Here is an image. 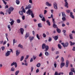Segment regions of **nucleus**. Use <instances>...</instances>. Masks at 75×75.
<instances>
[{
	"label": "nucleus",
	"instance_id": "1",
	"mask_svg": "<svg viewBox=\"0 0 75 75\" xmlns=\"http://www.w3.org/2000/svg\"><path fill=\"white\" fill-rule=\"evenodd\" d=\"M26 14H28V15H31V16H32V18H34V15L33 12V11L30 10H28L27 11V12H26Z\"/></svg>",
	"mask_w": 75,
	"mask_h": 75
},
{
	"label": "nucleus",
	"instance_id": "2",
	"mask_svg": "<svg viewBox=\"0 0 75 75\" xmlns=\"http://www.w3.org/2000/svg\"><path fill=\"white\" fill-rule=\"evenodd\" d=\"M62 45L63 46L64 48L65 47H67L69 45V43L68 42H66L65 43L62 42L61 43Z\"/></svg>",
	"mask_w": 75,
	"mask_h": 75
},
{
	"label": "nucleus",
	"instance_id": "3",
	"mask_svg": "<svg viewBox=\"0 0 75 75\" xmlns=\"http://www.w3.org/2000/svg\"><path fill=\"white\" fill-rule=\"evenodd\" d=\"M9 50L10 51H7V52L5 54V56L6 57H8V56H9L10 55V53H11V52H13V50L12 49H10Z\"/></svg>",
	"mask_w": 75,
	"mask_h": 75
},
{
	"label": "nucleus",
	"instance_id": "4",
	"mask_svg": "<svg viewBox=\"0 0 75 75\" xmlns=\"http://www.w3.org/2000/svg\"><path fill=\"white\" fill-rule=\"evenodd\" d=\"M53 27L54 28H55L57 27V25L55 24V21L54 19H53Z\"/></svg>",
	"mask_w": 75,
	"mask_h": 75
},
{
	"label": "nucleus",
	"instance_id": "5",
	"mask_svg": "<svg viewBox=\"0 0 75 75\" xmlns=\"http://www.w3.org/2000/svg\"><path fill=\"white\" fill-rule=\"evenodd\" d=\"M54 7L55 9L57 10L58 7H57V4L56 2H54L53 3Z\"/></svg>",
	"mask_w": 75,
	"mask_h": 75
},
{
	"label": "nucleus",
	"instance_id": "6",
	"mask_svg": "<svg viewBox=\"0 0 75 75\" xmlns=\"http://www.w3.org/2000/svg\"><path fill=\"white\" fill-rule=\"evenodd\" d=\"M13 65H14L15 66V68H16L17 67V63L16 62H13L11 64V66H13Z\"/></svg>",
	"mask_w": 75,
	"mask_h": 75
},
{
	"label": "nucleus",
	"instance_id": "7",
	"mask_svg": "<svg viewBox=\"0 0 75 75\" xmlns=\"http://www.w3.org/2000/svg\"><path fill=\"white\" fill-rule=\"evenodd\" d=\"M64 1L65 2V4H64L65 7H66L67 8H68V3L67 0H64Z\"/></svg>",
	"mask_w": 75,
	"mask_h": 75
},
{
	"label": "nucleus",
	"instance_id": "8",
	"mask_svg": "<svg viewBox=\"0 0 75 75\" xmlns=\"http://www.w3.org/2000/svg\"><path fill=\"white\" fill-rule=\"evenodd\" d=\"M31 7V5L29 4L25 8V10H27V9L28 10H30L29 9H30Z\"/></svg>",
	"mask_w": 75,
	"mask_h": 75
},
{
	"label": "nucleus",
	"instance_id": "9",
	"mask_svg": "<svg viewBox=\"0 0 75 75\" xmlns=\"http://www.w3.org/2000/svg\"><path fill=\"white\" fill-rule=\"evenodd\" d=\"M65 66V63L62 62L60 64V68H62L63 67H64Z\"/></svg>",
	"mask_w": 75,
	"mask_h": 75
},
{
	"label": "nucleus",
	"instance_id": "10",
	"mask_svg": "<svg viewBox=\"0 0 75 75\" xmlns=\"http://www.w3.org/2000/svg\"><path fill=\"white\" fill-rule=\"evenodd\" d=\"M29 36H30V34H29V33L28 32L26 33L25 37V39H27V37H28Z\"/></svg>",
	"mask_w": 75,
	"mask_h": 75
},
{
	"label": "nucleus",
	"instance_id": "11",
	"mask_svg": "<svg viewBox=\"0 0 75 75\" xmlns=\"http://www.w3.org/2000/svg\"><path fill=\"white\" fill-rule=\"evenodd\" d=\"M34 37H32V36H30L29 37V39L30 40V42H31L34 39Z\"/></svg>",
	"mask_w": 75,
	"mask_h": 75
},
{
	"label": "nucleus",
	"instance_id": "12",
	"mask_svg": "<svg viewBox=\"0 0 75 75\" xmlns=\"http://www.w3.org/2000/svg\"><path fill=\"white\" fill-rule=\"evenodd\" d=\"M20 31L21 34H23V33H24V29L23 28H21L20 29Z\"/></svg>",
	"mask_w": 75,
	"mask_h": 75
},
{
	"label": "nucleus",
	"instance_id": "13",
	"mask_svg": "<svg viewBox=\"0 0 75 75\" xmlns=\"http://www.w3.org/2000/svg\"><path fill=\"white\" fill-rule=\"evenodd\" d=\"M45 51L46 52V51H48L49 49V47L48 45H46L45 47Z\"/></svg>",
	"mask_w": 75,
	"mask_h": 75
},
{
	"label": "nucleus",
	"instance_id": "14",
	"mask_svg": "<svg viewBox=\"0 0 75 75\" xmlns=\"http://www.w3.org/2000/svg\"><path fill=\"white\" fill-rule=\"evenodd\" d=\"M46 6H49V7H51V6H52V5L51 4L49 3V2H47L46 3Z\"/></svg>",
	"mask_w": 75,
	"mask_h": 75
},
{
	"label": "nucleus",
	"instance_id": "15",
	"mask_svg": "<svg viewBox=\"0 0 75 75\" xmlns=\"http://www.w3.org/2000/svg\"><path fill=\"white\" fill-rule=\"evenodd\" d=\"M70 17L72 18H74V16L73 15V13L72 12H70Z\"/></svg>",
	"mask_w": 75,
	"mask_h": 75
},
{
	"label": "nucleus",
	"instance_id": "16",
	"mask_svg": "<svg viewBox=\"0 0 75 75\" xmlns=\"http://www.w3.org/2000/svg\"><path fill=\"white\" fill-rule=\"evenodd\" d=\"M16 56L17 57L20 54V52H19V50H18L16 51Z\"/></svg>",
	"mask_w": 75,
	"mask_h": 75
},
{
	"label": "nucleus",
	"instance_id": "17",
	"mask_svg": "<svg viewBox=\"0 0 75 75\" xmlns=\"http://www.w3.org/2000/svg\"><path fill=\"white\" fill-rule=\"evenodd\" d=\"M46 45H45V44L43 43L42 45V49L43 50H44V49H45V47H46Z\"/></svg>",
	"mask_w": 75,
	"mask_h": 75
},
{
	"label": "nucleus",
	"instance_id": "18",
	"mask_svg": "<svg viewBox=\"0 0 75 75\" xmlns=\"http://www.w3.org/2000/svg\"><path fill=\"white\" fill-rule=\"evenodd\" d=\"M13 10L14 8L11 7H10L9 9V11H13Z\"/></svg>",
	"mask_w": 75,
	"mask_h": 75
},
{
	"label": "nucleus",
	"instance_id": "19",
	"mask_svg": "<svg viewBox=\"0 0 75 75\" xmlns=\"http://www.w3.org/2000/svg\"><path fill=\"white\" fill-rule=\"evenodd\" d=\"M11 26L10 25H8V28L9 30V31H11Z\"/></svg>",
	"mask_w": 75,
	"mask_h": 75
},
{
	"label": "nucleus",
	"instance_id": "20",
	"mask_svg": "<svg viewBox=\"0 0 75 75\" xmlns=\"http://www.w3.org/2000/svg\"><path fill=\"white\" fill-rule=\"evenodd\" d=\"M57 31L58 33H61V30H60V29L57 28Z\"/></svg>",
	"mask_w": 75,
	"mask_h": 75
},
{
	"label": "nucleus",
	"instance_id": "21",
	"mask_svg": "<svg viewBox=\"0 0 75 75\" xmlns=\"http://www.w3.org/2000/svg\"><path fill=\"white\" fill-rule=\"evenodd\" d=\"M38 26L39 28H41V27H42V24L41 23L38 24Z\"/></svg>",
	"mask_w": 75,
	"mask_h": 75
},
{
	"label": "nucleus",
	"instance_id": "22",
	"mask_svg": "<svg viewBox=\"0 0 75 75\" xmlns=\"http://www.w3.org/2000/svg\"><path fill=\"white\" fill-rule=\"evenodd\" d=\"M68 65H69V62L67 60L66 64V67H68Z\"/></svg>",
	"mask_w": 75,
	"mask_h": 75
},
{
	"label": "nucleus",
	"instance_id": "23",
	"mask_svg": "<svg viewBox=\"0 0 75 75\" xmlns=\"http://www.w3.org/2000/svg\"><path fill=\"white\" fill-rule=\"evenodd\" d=\"M61 72L58 73V72H57V71H55L54 75H61Z\"/></svg>",
	"mask_w": 75,
	"mask_h": 75
},
{
	"label": "nucleus",
	"instance_id": "24",
	"mask_svg": "<svg viewBox=\"0 0 75 75\" xmlns=\"http://www.w3.org/2000/svg\"><path fill=\"white\" fill-rule=\"evenodd\" d=\"M46 22L47 23L48 25L50 26V25H51V23H50V21H49V20H48L46 21Z\"/></svg>",
	"mask_w": 75,
	"mask_h": 75
},
{
	"label": "nucleus",
	"instance_id": "25",
	"mask_svg": "<svg viewBox=\"0 0 75 75\" xmlns=\"http://www.w3.org/2000/svg\"><path fill=\"white\" fill-rule=\"evenodd\" d=\"M19 14L21 16H23V11H19Z\"/></svg>",
	"mask_w": 75,
	"mask_h": 75
},
{
	"label": "nucleus",
	"instance_id": "26",
	"mask_svg": "<svg viewBox=\"0 0 75 75\" xmlns=\"http://www.w3.org/2000/svg\"><path fill=\"white\" fill-rule=\"evenodd\" d=\"M72 34L70 33L69 37H70V39H71V40H72V39H73V37H72Z\"/></svg>",
	"mask_w": 75,
	"mask_h": 75
},
{
	"label": "nucleus",
	"instance_id": "27",
	"mask_svg": "<svg viewBox=\"0 0 75 75\" xmlns=\"http://www.w3.org/2000/svg\"><path fill=\"white\" fill-rule=\"evenodd\" d=\"M14 20H12L11 22H10L9 23L11 24V25H13L14 24Z\"/></svg>",
	"mask_w": 75,
	"mask_h": 75
},
{
	"label": "nucleus",
	"instance_id": "28",
	"mask_svg": "<svg viewBox=\"0 0 75 75\" xmlns=\"http://www.w3.org/2000/svg\"><path fill=\"white\" fill-rule=\"evenodd\" d=\"M62 17H66V15H65V12H62Z\"/></svg>",
	"mask_w": 75,
	"mask_h": 75
},
{
	"label": "nucleus",
	"instance_id": "29",
	"mask_svg": "<svg viewBox=\"0 0 75 75\" xmlns=\"http://www.w3.org/2000/svg\"><path fill=\"white\" fill-rule=\"evenodd\" d=\"M16 3L18 5L19 4L20 2L19 1V0H16Z\"/></svg>",
	"mask_w": 75,
	"mask_h": 75
},
{
	"label": "nucleus",
	"instance_id": "30",
	"mask_svg": "<svg viewBox=\"0 0 75 75\" xmlns=\"http://www.w3.org/2000/svg\"><path fill=\"white\" fill-rule=\"evenodd\" d=\"M70 44L71 46H72V45H75V43H73L71 41H70Z\"/></svg>",
	"mask_w": 75,
	"mask_h": 75
},
{
	"label": "nucleus",
	"instance_id": "31",
	"mask_svg": "<svg viewBox=\"0 0 75 75\" xmlns=\"http://www.w3.org/2000/svg\"><path fill=\"white\" fill-rule=\"evenodd\" d=\"M40 66H41V64H40V63H38L36 65V67L38 68H39V67H40Z\"/></svg>",
	"mask_w": 75,
	"mask_h": 75
},
{
	"label": "nucleus",
	"instance_id": "32",
	"mask_svg": "<svg viewBox=\"0 0 75 75\" xmlns=\"http://www.w3.org/2000/svg\"><path fill=\"white\" fill-rule=\"evenodd\" d=\"M18 47H20L21 48H23V45H21V44H20L18 46Z\"/></svg>",
	"mask_w": 75,
	"mask_h": 75
},
{
	"label": "nucleus",
	"instance_id": "33",
	"mask_svg": "<svg viewBox=\"0 0 75 75\" xmlns=\"http://www.w3.org/2000/svg\"><path fill=\"white\" fill-rule=\"evenodd\" d=\"M58 37L57 36H55L54 37V39L56 41H57V40H58Z\"/></svg>",
	"mask_w": 75,
	"mask_h": 75
},
{
	"label": "nucleus",
	"instance_id": "34",
	"mask_svg": "<svg viewBox=\"0 0 75 75\" xmlns=\"http://www.w3.org/2000/svg\"><path fill=\"white\" fill-rule=\"evenodd\" d=\"M71 72H75V69L74 68H72L71 69Z\"/></svg>",
	"mask_w": 75,
	"mask_h": 75
},
{
	"label": "nucleus",
	"instance_id": "35",
	"mask_svg": "<svg viewBox=\"0 0 75 75\" xmlns=\"http://www.w3.org/2000/svg\"><path fill=\"white\" fill-rule=\"evenodd\" d=\"M20 72V71L19 70H18L16 71L15 72V75H18V73Z\"/></svg>",
	"mask_w": 75,
	"mask_h": 75
},
{
	"label": "nucleus",
	"instance_id": "36",
	"mask_svg": "<svg viewBox=\"0 0 75 75\" xmlns=\"http://www.w3.org/2000/svg\"><path fill=\"white\" fill-rule=\"evenodd\" d=\"M58 48H59V49H61V48H62V46H61L60 44H58Z\"/></svg>",
	"mask_w": 75,
	"mask_h": 75
},
{
	"label": "nucleus",
	"instance_id": "37",
	"mask_svg": "<svg viewBox=\"0 0 75 75\" xmlns=\"http://www.w3.org/2000/svg\"><path fill=\"white\" fill-rule=\"evenodd\" d=\"M39 17L41 18H42L44 17V16H43L42 14H40L39 15Z\"/></svg>",
	"mask_w": 75,
	"mask_h": 75
},
{
	"label": "nucleus",
	"instance_id": "38",
	"mask_svg": "<svg viewBox=\"0 0 75 75\" xmlns=\"http://www.w3.org/2000/svg\"><path fill=\"white\" fill-rule=\"evenodd\" d=\"M16 21L17 23H20V22H21V20L20 19H17L16 20Z\"/></svg>",
	"mask_w": 75,
	"mask_h": 75
},
{
	"label": "nucleus",
	"instance_id": "39",
	"mask_svg": "<svg viewBox=\"0 0 75 75\" xmlns=\"http://www.w3.org/2000/svg\"><path fill=\"white\" fill-rule=\"evenodd\" d=\"M11 71H15V68H14L13 67H12L11 69Z\"/></svg>",
	"mask_w": 75,
	"mask_h": 75
},
{
	"label": "nucleus",
	"instance_id": "40",
	"mask_svg": "<svg viewBox=\"0 0 75 75\" xmlns=\"http://www.w3.org/2000/svg\"><path fill=\"white\" fill-rule=\"evenodd\" d=\"M61 61L62 62H64V58L62 57H61Z\"/></svg>",
	"mask_w": 75,
	"mask_h": 75
},
{
	"label": "nucleus",
	"instance_id": "41",
	"mask_svg": "<svg viewBox=\"0 0 75 75\" xmlns=\"http://www.w3.org/2000/svg\"><path fill=\"white\" fill-rule=\"evenodd\" d=\"M23 59H24V56H22L21 57V60H20L21 61H23Z\"/></svg>",
	"mask_w": 75,
	"mask_h": 75
},
{
	"label": "nucleus",
	"instance_id": "42",
	"mask_svg": "<svg viewBox=\"0 0 75 75\" xmlns=\"http://www.w3.org/2000/svg\"><path fill=\"white\" fill-rule=\"evenodd\" d=\"M15 41H16V40H15V39H13V45H14V43H16V42H15Z\"/></svg>",
	"mask_w": 75,
	"mask_h": 75
},
{
	"label": "nucleus",
	"instance_id": "43",
	"mask_svg": "<svg viewBox=\"0 0 75 75\" xmlns=\"http://www.w3.org/2000/svg\"><path fill=\"white\" fill-rule=\"evenodd\" d=\"M42 18H43L42 19V21L44 22L45 21V18H44V17H43Z\"/></svg>",
	"mask_w": 75,
	"mask_h": 75
},
{
	"label": "nucleus",
	"instance_id": "44",
	"mask_svg": "<svg viewBox=\"0 0 75 75\" xmlns=\"http://www.w3.org/2000/svg\"><path fill=\"white\" fill-rule=\"evenodd\" d=\"M45 55L46 56H48V55H49V53L48 52H45Z\"/></svg>",
	"mask_w": 75,
	"mask_h": 75
},
{
	"label": "nucleus",
	"instance_id": "45",
	"mask_svg": "<svg viewBox=\"0 0 75 75\" xmlns=\"http://www.w3.org/2000/svg\"><path fill=\"white\" fill-rule=\"evenodd\" d=\"M43 37H44V38H45V37H47V35L45 33L43 34Z\"/></svg>",
	"mask_w": 75,
	"mask_h": 75
},
{
	"label": "nucleus",
	"instance_id": "46",
	"mask_svg": "<svg viewBox=\"0 0 75 75\" xmlns=\"http://www.w3.org/2000/svg\"><path fill=\"white\" fill-rule=\"evenodd\" d=\"M36 37H37V38H38V40H40V37H39V35H38V34H37Z\"/></svg>",
	"mask_w": 75,
	"mask_h": 75
},
{
	"label": "nucleus",
	"instance_id": "47",
	"mask_svg": "<svg viewBox=\"0 0 75 75\" xmlns=\"http://www.w3.org/2000/svg\"><path fill=\"white\" fill-rule=\"evenodd\" d=\"M62 20L63 21H65V20H66V18H65V17H63L62 18Z\"/></svg>",
	"mask_w": 75,
	"mask_h": 75
},
{
	"label": "nucleus",
	"instance_id": "48",
	"mask_svg": "<svg viewBox=\"0 0 75 75\" xmlns=\"http://www.w3.org/2000/svg\"><path fill=\"white\" fill-rule=\"evenodd\" d=\"M51 40H52V39H51V38L50 37H49V40L48 41L49 42H50Z\"/></svg>",
	"mask_w": 75,
	"mask_h": 75
},
{
	"label": "nucleus",
	"instance_id": "49",
	"mask_svg": "<svg viewBox=\"0 0 75 75\" xmlns=\"http://www.w3.org/2000/svg\"><path fill=\"white\" fill-rule=\"evenodd\" d=\"M1 49L2 51H4V49H5V47L4 46L2 47Z\"/></svg>",
	"mask_w": 75,
	"mask_h": 75
},
{
	"label": "nucleus",
	"instance_id": "50",
	"mask_svg": "<svg viewBox=\"0 0 75 75\" xmlns=\"http://www.w3.org/2000/svg\"><path fill=\"white\" fill-rule=\"evenodd\" d=\"M42 55V52H41L40 53V54L39 55V57H41Z\"/></svg>",
	"mask_w": 75,
	"mask_h": 75
},
{
	"label": "nucleus",
	"instance_id": "51",
	"mask_svg": "<svg viewBox=\"0 0 75 75\" xmlns=\"http://www.w3.org/2000/svg\"><path fill=\"white\" fill-rule=\"evenodd\" d=\"M3 1L5 5H6L7 4V2L4 1V0H3Z\"/></svg>",
	"mask_w": 75,
	"mask_h": 75
},
{
	"label": "nucleus",
	"instance_id": "52",
	"mask_svg": "<svg viewBox=\"0 0 75 75\" xmlns=\"http://www.w3.org/2000/svg\"><path fill=\"white\" fill-rule=\"evenodd\" d=\"M69 75H73V73L72 71H71L69 73Z\"/></svg>",
	"mask_w": 75,
	"mask_h": 75
},
{
	"label": "nucleus",
	"instance_id": "53",
	"mask_svg": "<svg viewBox=\"0 0 75 75\" xmlns=\"http://www.w3.org/2000/svg\"><path fill=\"white\" fill-rule=\"evenodd\" d=\"M33 59L34 60H35V59H36V58H37V56H33Z\"/></svg>",
	"mask_w": 75,
	"mask_h": 75
},
{
	"label": "nucleus",
	"instance_id": "54",
	"mask_svg": "<svg viewBox=\"0 0 75 75\" xmlns=\"http://www.w3.org/2000/svg\"><path fill=\"white\" fill-rule=\"evenodd\" d=\"M47 11L46 10H45L44 11V14H47Z\"/></svg>",
	"mask_w": 75,
	"mask_h": 75
},
{
	"label": "nucleus",
	"instance_id": "55",
	"mask_svg": "<svg viewBox=\"0 0 75 75\" xmlns=\"http://www.w3.org/2000/svg\"><path fill=\"white\" fill-rule=\"evenodd\" d=\"M0 14H2V15H4V13L2 11H1L0 12Z\"/></svg>",
	"mask_w": 75,
	"mask_h": 75
},
{
	"label": "nucleus",
	"instance_id": "56",
	"mask_svg": "<svg viewBox=\"0 0 75 75\" xmlns=\"http://www.w3.org/2000/svg\"><path fill=\"white\" fill-rule=\"evenodd\" d=\"M22 20H24L25 19V16L23 15L22 17Z\"/></svg>",
	"mask_w": 75,
	"mask_h": 75
},
{
	"label": "nucleus",
	"instance_id": "57",
	"mask_svg": "<svg viewBox=\"0 0 75 75\" xmlns=\"http://www.w3.org/2000/svg\"><path fill=\"white\" fill-rule=\"evenodd\" d=\"M40 70H39V69H37L36 70V73H38V72H39Z\"/></svg>",
	"mask_w": 75,
	"mask_h": 75
},
{
	"label": "nucleus",
	"instance_id": "58",
	"mask_svg": "<svg viewBox=\"0 0 75 75\" xmlns=\"http://www.w3.org/2000/svg\"><path fill=\"white\" fill-rule=\"evenodd\" d=\"M33 35H35V31H34V30L33 31Z\"/></svg>",
	"mask_w": 75,
	"mask_h": 75
},
{
	"label": "nucleus",
	"instance_id": "59",
	"mask_svg": "<svg viewBox=\"0 0 75 75\" xmlns=\"http://www.w3.org/2000/svg\"><path fill=\"white\" fill-rule=\"evenodd\" d=\"M66 12L68 13H70V10H67Z\"/></svg>",
	"mask_w": 75,
	"mask_h": 75
},
{
	"label": "nucleus",
	"instance_id": "60",
	"mask_svg": "<svg viewBox=\"0 0 75 75\" xmlns=\"http://www.w3.org/2000/svg\"><path fill=\"white\" fill-rule=\"evenodd\" d=\"M72 50L74 51H75V47H73V48L72 49Z\"/></svg>",
	"mask_w": 75,
	"mask_h": 75
},
{
	"label": "nucleus",
	"instance_id": "61",
	"mask_svg": "<svg viewBox=\"0 0 75 75\" xmlns=\"http://www.w3.org/2000/svg\"><path fill=\"white\" fill-rule=\"evenodd\" d=\"M22 11L23 13H25V9L23 8L22 10Z\"/></svg>",
	"mask_w": 75,
	"mask_h": 75
},
{
	"label": "nucleus",
	"instance_id": "62",
	"mask_svg": "<svg viewBox=\"0 0 75 75\" xmlns=\"http://www.w3.org/2000/svg\"><path fill=\"white\" fill-rule=\"evenodd\" d=\"M8 8V6L6 5L5 7V8Z\"/></svg>",
	"mask_w": 75,
	"mask_h": 75
},
{
	"label": "nucleus",
	"instance_id": "63",
	"mask_svg": "<svg viewBox=\"0 0 75 75\" xmlns=\"http://www.w3.org/2000/svg\"><path fill=\"white\" fill-rule=\"evenodd\" d=\"M54 68H57V64H56V63H54Z\"/></svg>",
	"mask_w": 75,
	"mask_h": 75
},
{
	"label": "nucleus",
	"instance_id": "64",
	"mask_svg": "<svg viewBox=\"0 0 75 75\" xmlns=\"http://www.w3.org/2000/svg\"><path fill=\"white\" fill-rule=\"evenodd\" d=\"M33 58H32L30 60V62H33Z\"/></svg>",
	"mask_w": 75,
	"mask_h": 75
}]
</instances>
